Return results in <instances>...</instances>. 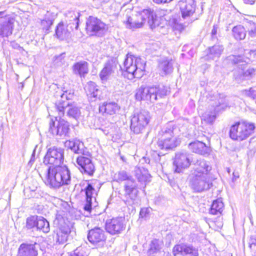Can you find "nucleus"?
I'll use <instances>...</instances> for the list:
<instances>
[{
    "label": "nucleus",
    "mask_w": 256,
    "mask_h": 256,
    "mask_svg": "<svg viewBox=\"0 0 256 256\" xmlns=\"http://www.w3.org/2000/svg\"><path fill=\"white\" fill-rule=\"evenodd\" d=\"M126 227L125 220L123 217H118L107 220L106 230L112 235L118 234L124 231Z\"/></svg>",
    "instance_id": "4468645a"
},
{
    "label": "nucleus",
    "mask_w": 256,
    "mask_h": 256,
    "mask_svg": "<svg viewBox=\"0 0 256 256\" xmlns=\"http://www.w3.org/2000/svg\"><path fill=\"white\" fill-rule=\"evenodd\" d=\"M55 108L58 112V116L62 117L64 114L65 110L68 108L67 116L76 120L80 115V108L76 105L72 103L66 94H62L60 100L55 103Z\"/></svg>",
    "instance_id": "423d86ee"
},
{
    "label": "nucleus",
    "mask_w": 256,
    "mask_h": 256,
    "mask_svg": "<svg viewBox=\"0 0 256 256\" xmlns=\"http://www.w3.org/2000/svg\"><path fill=\"white\" fill-rule=\"evenodd\" d=\"M84 192L86 195V204L84 208L86 211L90 212L92 206L95 207L97 206L96 198L94 196L97 195V192L91 184H88L84 188Z\"/></svg>",
    "instance_id": "f3484780"
},
{
    "label": "nucleus",
    "mask_w": 256,
    "mask_h": 256,
    "mask_svg": "<svg viewBox=\"0 0 256 256\" xmlns=\"http://www.w3.org/2000/svg\"><path fill=\"white\" fill-rule=\"evenodd\" d=\"M150 87V102L154 103L164 98L168 94V90L164 86H154Z\"/></svg>",
    "instance_id": "412c9836"
},
{
    "label": "nucleus",
    "mask_w": 256,
    "mask_h": 256,
    "mask_svg": "<svg viewBox=\"0 0 256 256\" xmlns=\"http://www.w3.org/2000/svg\"><path fill=\"white\" fill-rule=\"evenodd\" d=\"M150 87L142 86L136 90L135 97L136 100L150 102Z\"/></svg>",
    "instance_id": "7c9ffc66"
},
{
    "label": "nucleus",
    "mask_w": 256,
    "mask_h": 256,
    "mask_svg": "<svg viewBox=\"0 0 256 256\" xmlns=\"http://www.w3.org/2000/svg\"><path fill=\"white\" fill-rule=\"evenodd\" d=\"M232 34L234 38L238 40H244L246 36V30L244 28L238 25L232 28Z\"/></svg>",
    "instance_id": "58836bf2"
},
{
    "label": "nucleus",
    "mask_w": 256,
    "mask_h": 256,
    "mask_svg": "<svg viewBox=\"0 0 256 256\" xmlns=\"http://www.w3.org/2000/svg\"><path fill=\"white\" fill-rule=\"evenodd\" d=\"M10 45L14 49L22 48L20 46L14 42H11Z\"/></svg>",
    "instance_id": "4d7b16f0"
},
{
    "label": "nucleus",
    "mask_w": 256,
    "mask_h": 256,
    "mask_svg": "<svg viewBox=\"0 0 256 256\" xmlns=\"http://www.w3.org/2000/svg\"><path fill=\"white\" fill-rule=\"evenodd\" d=\"M32 156H34V152L32 154ZM32 157L30 162H32Z\"/></svg>",
    "instance_id": "e2e57ef3"
},
{
    "label": "nucleus",
    "mask_w": 256,
    "mask_h": 256,
    "mask_svg": "<svg viewBox=\"0 0 256 256\" xmlns=\"http://www.w3.org/2000/svg\"><path fill=\"white\" fill-rule=\"evenodd\" d=\"M249 34L252 37H255L256 36V27H254V28L249 31Z\"/></svg>",
    "instance_id": "6e6d98bb"
},
{
    "label": "nucleus",
    "mask_w": 256,
    "mask_h": 256,
    "mask_svg": "<svg viewBox=\"0 0 256 256\" xmlns=\"http://www.w3.org/2000/svg\"><path fill=\"white\" fill-rule=\"evenodd\" d=\"M227 60L236 66L234 70V76L238 83L241 82L246 78H252L255 75L256 70L254 68H249L244 71L250 61L248 58L241 56L231 55L228 57Z\"/></svg>",
    "instance_id": "7ed1b4c3"
},
{
    "label": "nucleus",
    "mask_w": 256,
    "mask_h": 256,
    "mask_svg": "<svg viewBox=\"0 0 256 256\" xmlns=\"http://www.w3.org/2000/svg\"><path fill=\"white\" fill-rule=\"evenodd\" d=\"M218 26L217 25H214L213 26L212 30V37L215 36L217 34V30H218Z\"/></svg>",
    "instance_id": "5fc2aeb1"
},
{
    "label": "nucleus",
    "mask_w": 256,
    "mask_h": 256,
    "mask_svg": "<svg viewBox=\"0 0 256 256\" xmlns=\"http://www.w3.org/2000/svg\"><path fill=\"white\" fill-rule=\"evenodd\" d=\"M58 116L55 117V120L51 119L49 122L48 131L53 136L65 137L68 136L70 132V124L67 121Z\"/></svg>",
    "instance_id": "6e6552de"
},
{
    "label": "nucleus",
    "mask_w": 256,
    "mask_h": 256,
    "mask_svg": "<svg viewBox=\"0 0 256 256\" xmlns=\"http://www.w3.org/2000/svg\"><path fill=\"white\" fill-rule=\"evenodd\" d=\"M243 0L245 4H254L256 0Z\"/></svg>",
    "instance_id": "bf43d9fd"
},
{
    "label": "nucleus",
    "mask_w": 256,
    "mask_h": 256,
    "mask_svg": "<svg viewBox=\"0 0 256 256\" xmlns=\"http://www.w3.org/2000/svg\"><path fill=\"white\" fill-rule=\"evenodd\" d=\"M158 137L160 142H164V140L166 139L175 138L174 136L173 130L170 128L162 130L159 133Z\"/></svg>",
    "instance_id": "a19ab883"
},
{
    "label": "nucleus",
    "mask_w": 256,
    "mask_h": 256,
    "mask_svg": "<svg viewBox=\"0 0 256 256\" xmlns=\"http://www.w3.org/2000/svg\"><path fill=\"white\" fill-rule=\"evenodd\" d=\"M250 54L254 58H256V50L255 51H252Z\"/></svg>",
    "instance_id": "052dcab7"
},
{
    "label": "nucleus",
    "mask_w": 256,
    "mask_h": 256,
    "mask_svg": "<svg viewBox=\"0 0 256 256\" xmlns=\"http://www.w3.org/2000/svg\"><path fill=\"white\" fill-rule=\"evenodd\" d=\"M255 99H256V98H255Z\"/></svg>",
    "instance_id": "69168bd1"
},
{
    "label": "nucleus",
    "mask_w": 256,
    "mask_h": 256,
    "mask_svg": "<svg viewBox=\"0 0 256 256\" xmlns=\"http://www.w3.org/2000/svg\"><path fill=\"white\" fill-rule=\"evenodd\" d=\"M84 90L90 100L94 102L97 99L100 100L101 91L94 82H88L84 87Z\"/></svg>",
    "instance_id": "393cba45"
},
{
    "label": "nucleus",
    "mask_w": 256,
    "mask_h": 256,
    "mask_svg": "<svg viewBox=\"0 0 256 256\" xmlns=\"http://www.w3.org/2000/svg\"><path fill=\"white\" fill-rule=\"evenodd\" d=\"M224 210V204L221 199L214 200L210 209V214L220 216L222 214Z\"/></svg>",
    "instance_id": "72a5a7b5"
},
{
    "label": "nucleus",
    "mask_w": 256,
    "mask_h": 256,
    "mask_svg": "<svg viewBox=\"0 0 256 256\" xmlns=\"http://www.w3.org/2000/svg\"><path fill=\"white\" fill-rule=\"evenodd\" d=\"M188 148L193 152L202 155L208 154L210 152V148L204 143L200 141L190 143L188 145Z\"/></svg>",
    "instance_id": "cd10ccee"
},
{
    "label": "nucleus",
    "mask_w": 256,
    "mask_h": 256,
    "mask_svg": "<svg viewBox=\"0 0 256 256\" xmlns=\"http://www.w3.org/2000/svg\"><path fill=\"white\" fill-rule=\"evenodd\" d=\"M134 15L138 18V22H142V27L147 24L150 28L153 30L159 25L156 13L150 8L144 9Z\"/></svg>",
    "instance_id": "9b49d317"
},
{
    "label": "nucleus",
    "mask_w": 256,
    "mask_h": 256,
    "mask_svg": "<svg viewBox=\"0 0 256 256\" xmlns=\"http://www.w3.org/2000/svg\"><path fill=\"white\" fill-rule=\"evenodd\" d=\"M174 256L178 254H189L190 256H198V248L191 244H182L175 246L172 250Z\"/></svg>",
    "instance_id": "aec40b11"
},
{
    "label": "nucleus",
    "mask_w": 256,
    "mask_h": 256,
    "mask_svg": "<svg viewBox=\"0 0 256 256\" xmlns=\"http://www.w3.org/2000/svg\"><path fill=\"white\" fill-rule=\"evenodd\" d=\"M241 92L243 95L247 97H249L254 100L256 98V91L252 88H250L248 90H242Z\"/></svg>",
    "instance_id": "8fccbe9b"
},
{
    "label": "nucleus",
    "mask_w": 256,
    "mask_h": 256,
    "mask_svg": "<svg viewBox=\"0 0 256 256\" xmlns=\"http://www.w3.org/2000/svg\"><path fill=\"white\" fill-rule=\"evenodd\" d=\"M216 111L214 109L212 112H205L202 116V120L208 124H212L216 118Z\"/></svg>",
    "instance_id": "37998d69"
},
{
    "label": "nucleus",
    "mask_w": 256,
    "mask_h": 256,
    "mask_svg": "<svg viewBox=\"0 0 256 256\" xmlns=\"http://www.w3.org/2000/svg\"><path fill=\"white\" fill-rule=\"evenodd\" d=\"M146 62L140 58L128 54L124 62V68L129 78H140L145 70Z\"/></svg>",
    "instance_id": "20e7f679"
},
{
    "label": "nucleus",
    "mask_w": 256,
    "mask_h": 256,
    "mask_svg": "<svg viewBox=\"0 0 256 256\" xmlns=\"http://www.w3.org/2000/svg\"><path fill=\"white\" fill-rule=\"evenodd\" d=\"M224 51V47L222 45L216 44L209 48L208 52L206 55L208 60H218Z\"/></svg>",
    "instance_id": "2f4dec72"
},
{
    "label": "nucleus",
    "mask_w": 256,
    "mask_h": 256,
    "mask_svg": "<svg viewBox=\"0 0 256 256\" xmlns=\"http://www.w3.org/2000/svg\"><path fill=\"white\" fill-rule=\"evenodd\" d=\"M150 210L148 208H144L140 210V216L142 218H146L150 214Z\"/></svg>",
    "instance_id": "864d4df0"
},
{
    "label": "nucleus",
    "mask_w": 256,
    "mask_h": 256,
    "mask_svg": "<svg viewBox=\"0 0 256 256\" xmlns=\"http://www.w3.org/2000/svg\"><path fill=\"white\" fill-rule=\"evenodd\" d=\"M64 150L60 148L54 146L50 148L44 158V162L52 165L51 166H59L64 162Z\"/></svg>",
    "instance_id": "9d476101"
},
{
    "label": "nucleus",
    "mask_w": 256,
    "mask_h": 256,
    "mask_svg": "<svg viewBox=\"0 0 256 256\" xmlns=\"http://www.w3.org/2000/svg\"><path fill=\"white\" fill-rule=\"evenodd\" d=\"M67 18L66 23L71 22L72 26L76 30H78L79 25L80 13L73 10L68 11L66 14Z\"/></svg>",
    "instance_id": "c9c22d12"
},
{
    "label": "nucleus",
    "mask_w": 256,
    "mask_h": 256,
    "mask_svg": "<svg viewBox=\"0 0 256 256\" xmlns=\"http://www.w3.org/2000/svg\"><path fill=\"white\" fill-rule=\"evenodd\" d=\"M228 173H230V168H228Z\"/></svg>",
    "instance_id": "0e129e2a"
},
{
    "label": "nucleus",
    "mask_w": 256,
    "mask_h": 256,
    "mask_svg": "<svg viewBox=\"0 0 256 256\" xmlns=\"http://www.w3.org/2000/svg\"><path fill=\"white\" fill-rule=\"evenodd\" d=\"M174 61L172 60H164L160 62L158 68L161 70V75L170 74L173 70Z\"/></svg>",
    "instance_id": "f704fd0d"
},
{
    "label": "nucleus",
    "mask_w": 256,
    "mask_h": 256,
    "mask_svg": "<svg viewBox=\"0 0 256 256\" xmlns=\"http://www.w3.org/2000/svg\"><path fill=\"white\" fill-rule=\"evenodd\" d=\"M192 172L190 186L196 192H200L210 189L215 179L212 173L210 162L203 158L192 159Z\"/></svg>",
    "instance_id": "f257e3e1"
},
{
    "label": "nucleus",
    "mask_w": 256,
    "mask_h": 256,
    "mask_svg": "<svg viewBox=\"0 0 256 256\" xmlns=\"http://www.w3.org/2000/svg\"><path fill=\"white\" fill-rule=\"evenodd\" d=\"M38 216H32L27 218L26 226L28 228H36Z\"/></svg>",
    "instance_id": "de8ad7c7"
},
{
    "label": "nucleus",
    "mask_w": 256,
    "mask_h": 256,
    "mask_svg": "<svg viewBox=\"0 0 256 256\" xmlns=\"http://www.w3.org/2000/svg\"><path fill=\"white\" fill-rule=\"evenodd\" d=\"M66 146L78 156H91L90 152L84 146L83 142L77 139L66 141Z\"/></svg>",
    "instance_id": "a211bd4d"
},
{
    "label": "nucleus",
    "mask_w": 256,
    "mask_h": 256,
    "mask_svg": "<svg viewBox=\"0 0 256 256\" xmlns=\"http://www.w3.org/2000/svg\"><path fill=\"white\" fill-rule=\"evenodd\" d=\"M71 256H87L84 251L81 248L76 249Z\"/></svg>",
    "instance_id": "603ef678"
},
{
    "label": "nucleus",
    "mask_w": 256,
    "mask_h": 256,
    "mask_svg": "<svg viewBox=\"0 0 256 256\" xmlns=\"http://www.w3.org/2000/svg\"><path fill=\"white\" fill-rule=\"evenodd\" d=\"M88 238L93 244H96L106 240L104 230L99 228H95L89 230Z\"/></svg>",
    "instance_id": "a878e982"
},
{
    "label": "nucleus",
    "mask_w": 256,
    "mask_h": 256,
    "mask_svg": "<svg viewBox=\"0 0 256 256\" xmlns=\"http://www.w3.org/2000/svg\"><path fill=\"white\" fill-rule=\"evenodd\" d=\"M178 6L184 20H186L187 24L191 23L194 20L190 18L196 11V4L194 0H180Z\"/></svg>",
    "instance_id": "f8f14e48"
},
{
    "label": "nucleus",
    "mask_w": 256,
    "mask_h": 256,
    "mask_svg": "<svg viewBox=\"0 0 256 256\" xmlns=\"http://www.w3.org/2000/svg\"><path fill=\"white\" fill-rule=\"evenodd\" d=\"M255 128L254 123L246 121L238 122L231 126L230 136L234 140H243L254 132Z\"/></svg>",
    "instance_id": "39448f33"
},
{
    "label": "nucleus",
    "mask_w": 256,
    "mask_h": 256,
    "mask_svg": "<svg viewBox=\"0 0 256 256\" xmlns=\"http://www.w3.org/2000/svg\"><path fill=\"white\" fill-rule=\"evenodd\" d=\"M186 26V23L183 24L181 22H178L176 20L174 19L172 20V28L174 30H177L181 32Z\"/></svg>",
    "instance_id": "09e8293b"
},
{
    "label": "nucleus",
    "mask_w": 256,
    "mask_h": 256,
    "mask_svg": "<svg viewBox=\"0 0 256 256\" xmlns=\"http://www.w3.org/2000/svg\"><path fill=\"white\" fill-rule=\"evenodd\" d=\"M138 18L133 15L132 16H126V20H124V22L128 28L134 30L142 28V22H138Z\"/></svg>",
    "instance_id": "e433bc0d"
},
{
    "label": "nucleus",
    "mask_w": 256,
    "mask_h": 256,
    "mask_svg": "<svg viewBox=\"0 0 256 256\" xmlns=\"http://www.w3.org/2000/svg\"><path fill=\"white\" fill-rule=\"evenodd\" d=\"M157 144L158 148L161 150L172 149L177 146L176 138L166 139L162 142H160V140H158Z\"/></svg>",
    "instance_id": "4c0bfd02"
},
{
    "label": "nucleus",
    "mask_w": 256,
    "mask_h": 256,
    "mask_svg": "<svg viewBox=\"0 0 256 256\" xmlns=\"http://www.w3.org/2000/svg\"><path fill=\"white\" fill-rule=\"evenodd\" d=\"M109 0H98L100 3H106L108 2Z\"/></svg>",
    "instance_id": "680f3d73"
},
{
    "label": "nucleus",
    "mask_w": 256,
    "mask_h": 256,
    "mask_svg": "<svg viewBox=\"0 0 256 256\" xmlns=\"http://www.w3.org/2000/svg\"><path fill=\"white\" fill-rule=\"evenodd\" d=\"M164 247L163 242L158 239H154L151 241L147 251L148 256H156L162 252Z\"/></svg>",
    "instance_id": "bb28decb"
},
{
    "label": "nucleus",
    "mask_w": 256,
    "mask_h": 256,
    "mask_svg": "<svg viewBox=\"0 0 256 256\" xmlns=\"http://www.w3.org/2000/svg\"><path fill=\"white\" fill-rule=\"evenodd\" d=\"M218 101V104L214 106V108L216 112H218L220 110H224L226 108L230 106L228 100L226 99V97L223 94L220 95Z\"/></svg>",
    "instance_id": "79ce46f5"
},
{
    "label": "nucleus",
    "mask_w": 256,
    "mask_h": 256,
    "mask_svg": "<svg viewBox=\"0 0 256 256\" xmlns=\"http://www.w3.org/2000/svg\"><path fill=\"white\" fill-rule=\"evenodd\" d=\"M36 229L42 230L44 233H47L50 230L49 222L44 218L38 216Z\"/></svg>",
    "instance_id": "ea45409f"
},
{
    "label": "nucleus",
    "mask_w": 256,
    "mask_h": 256,
    "mask_svg": "<svg viewBox=\"0 0 256 256\" xmlns=\"http://www.w3.org/2000/svg\"><path fill=\"white\" fill-rule=\"evenodd\" d=\"M150 118V113L146 110L134 114L131 118L132 131L136 134L142 133L149 123Z\"/></svg>",
    "instance_id": "1a4fd4ad"
},
{
    "label": "nucleus",
    "mask_w": 256,
    "mask_h": 256,
    "mask_svg": "<svg viewBox=\"0 0 256 256\" xmlns=\"http://www.w3.org/2000/svg\"><path fill=\"white\" fill-rule=\"evenodd\" d=\"M117 62L116 60H109L104 65L100 73L102 81H106L116 68Z\"/></svg>",
    "instance_id": "5701e85b"
},
{
    "label": "nucleus",
    "mask_w": 256,
    "mask_h": 256,
    "mask_svg": "<svg viewBox=\"0 0 256 256\" xmlns=\"http://www.w3.org/2000/svg\"><path fill=\"white\" fill-rule=\"evenodd\" d=\"M4 15V12H0V36L8 38L12 34L14 20Z\"/></svg>",
    "instance_id": "dca6fc26"
},
{
    "label": "nucleus",
    "mask_w": 256,
    "mask_h": 256,
    "mask_svg": "<svg viewBox=\"0 0 256 256\" xmlns=\"http://www.w3.org/2000/svg\"><path fill=\"white\" fill-rule=\"evenodd\" d=\"M70 232V230L68 226L66 225L60 226L56 234L57 242L59 244H64L68 240Z\"/></svg>",
    "instance_id": "473e14b6"
},
{
    "label": "nucleus",
    "mask_w": 256,
    "mask_h": 256,
    "mask_svg": "<svg viewBox=\"0 0 256 256\" xmlns=\"http://www.w3.org/2000/svg\"><path fill=\"white\" fill-rule=\"evenodd\" d=\"M191 164L189 154L186 152H178L176 153L174 161V172L180 173L183 170L188 168Z\"/></svg>",
    "instance_id": "2eb2a0df"
},
{
    "label": "nucleus",
    "mask_w": 256,
    "mask_h": 256,
    "mask_svg": "<svg viewBox=\"0 0 256 256\" xmlns=\"http://www.w3.org/2000/svg\"><path fill=\"white\" fill-rule=\"evenodd\" d=\"M232 175H233V177H232V181L233 182H234L235 180H237V178H239V173L238 172H236V171L234 172Z\"/></svg>",
    "instance_id": "13d9d810"
},
{
    "label": "nucleus",
    "mask_w": 256,
    "mask_h": 256,
    "mask_svg": "<svg viewBox=\"0 0 256 256\" xmlns=\"http://www.w3.org/2000/svg\"><path fill=\"white\" fill-rule=\"evenodd\" d=\"M36 244H22L18 249L17 256H38V252L36 248Z\"/></svg>",
    "instance_id": "4be33fe9"
},
{
    "label": "nucleus",
    "mask_w": 256,
    "mask_h": 256,
    "mask_svg": "<svg viewBox=\"0 0 256 256\" xmlns=\"http://www.w3.org/2000/svg\"><path fill=\"white\" fill-rule=\"evenodd\" d=\"M74 28L71 22L66 23V26L63 22H60L56 29V35L60 40H64L70 36L71 31Z\"/></svg>",
    "instance_id": "b1692460"
},
{
    "label": "nucleus",
    "mask_w": 256,
    "mask_h": 256,
    "mask_svg": "<svg viewBox=\"0 0 256 256\" xmlns=\"http://www.w3.org/2000/svg\"><path fill=\"white\" fill-rule=\"evenodd\" d=\"M117 178L118 182L126 181V182H128L129 181H134L132 176L124 170L118 172Z\"/></svg>",
    "instance_id": "49530a36"
},
{
    "label": "nucleus",
    "mask_w": 256,
    "mask_h": 256,
    "mask_svg": "<svg viewBox=\"0 0 256 256\" xmlns=\"http://www.w3.org/2000/svg\"><path fill=\"white\" fill-rule=\"evenodd\" d=\"M90 157L91 156H78L76 159V166L80 172L89 176H93L95 171V167Z\"/></svg>",
    "instance_id": "ddd939ff"
},
{
    "label": "nucleus",
    "mask_w": 256,
    "mask_h": 256,
    "mask_svg": "<svg viewBox=\"0 0 256 256\" xmlns=\"http://www.w3.org/2000/svg\"><path fill=\"white\" fill-rule=\"evenodd\" d=\"M124 196L126 200L124 202L126 204H130L136 198L138 194L137 184L135 181H129L126 182L124 186Z\"/></svg>",
    "instance_id": "6ab92c4d"
},
{
    "label": "nucleus",
    "mask_w": 256,
    "mask_h": 256,
    "mask_svg": "<svg viewBox=\"0 0 256 256\" xmlns=\"http://www.w3.org/2000/svg\"><path fill=\"white\" fill-rule=\"evenodd\" d=\"M108 28L107 26L96 17L90 16L86 20V30L90 36H102Z\"/></svg>",
    "instance_id": "0eeeda50"
},
{
    "label": "nucleus",
    "mask_w": 256,
    "mask_h": 256,
    "mask_svg": "<svg viewBox=\"0 0 256 256\" xmlns=\"http://www.w3.org/2000/svg\"><path fill=\"white\" fill-rule=\"evenodd\" d=\"M65 54L62 53L54 57V62L58 66H61L64 63Z\"/></svg>",
    "instance_id": "3c124183"
},
{
    "label": "nucleus",
    "mask_w": 256,
    "mask_h": 256,
    "mask_svg": "<svg viewBox=\"0 0 256 256\" xmlns=\"http://www.w3.org/2000/svg\"><path fill=\"white\" fill-rule=\"evenodd\" d=\"M71 182V173L66 166H50L46 171V184L50 187L59 188L68 185Z\"/></svg>",
    "instance_id": "f03ea898"
},
{
    "label": "nucleus",
    "mask_w": 256,
    "mask_h": 256,
    "mask_svg": "<svg viewBox=\"0 0 256 256\" xmlns=\"http://www.w3.org/2000/svg\"><path fill=\"white\" fill-rule=\"evenodd\" d=\"M72 72L80 78H84L88 72V64L85 61H80L75 63L72 66Z\"/></svg>",
    "instance_id": "c85d7f7f"
},
{
    "label": "nucleus",
    "mask_w": 256,
    "mask_h": 256,
    "mask_svg": "<svg viewBox=\"0 0 256 256\" xmlns=\"http://www.w3.org/2000/svg\"><path fill=\"white\" fill-rule=\"evenodd\" d=\"M54 20V18L53 16L51 14L48 12L45 16V18L41 22L42 28L46 30H48L50 26L52 24Z\"/></svg>",
    "instance_id": "c03bdc74"
},
{
    "label": "nucleus",
    "mask_w": 256,
    "mask_h": 256,
    "mask_svg": "<svg viewBox=\"0 0 256 256\" xmlns=\"http://www.w3.org/2000/svg\"><path fill=\"white\" fill-rule=\"evenodd\" d=\"M136 176L139 182L144 184V188L146 186V183L150 182V175L147 172L142 173L140 170H138L136 172Z\"/></svg>",
    "instance_id": "a18cd8bd"
},
{
    "label": "nucleus",
    "mask_w": 256,
    "mask_h": 256,
    "mask_svg": "<svg viewBox=\"0 0 256 256\" xmlns=\"http://www.w3.org/2000/svg\"><path fill=\"white\" fill-rule=\"evenodd\" d=\"M120 107L114 102H104L99 107V110L102 114L106 113L110 115H112L118 110Z\"/></svg>",
    "instance_id": "c756f323"
}]
</instances>
